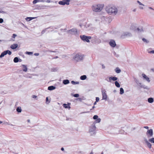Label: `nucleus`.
I'll use <instances>...</instances> for the list:
<instances>
[{
    "instance_id": "obj_38",
    "label": "nucleus",
    "mask_w": 154,
    "mask_h": 154,
    "mask_svg": "<svg viewBox=\"0 0 154 154\" xmlns=\"http://www.w3.org/2000/svg\"><path fill=\"white\" fill-rule=\"evenodd\" d=\"M16 36H17L16 35L14 34L13 35L12 37L14 38H15Z\"/></svg>"
},
{
    "instance_id": "obj_47",
    "label": "nucleus",
    "mask_w": 154,
    "mask_h": 154,
    "mask_svg": "<svg viewBox=\"0 0 154 154\" xmlns=\"http://www.w3.org/2000/svg\"><path fill=\"white\" fill-rule=\"evenodd\" d=\"M96 102H96H96L94 103V105H95V104H96Z\"/></svg>"
},
{
    "instance_id": "obj_52",
    "label": "nucleus",
    "mask_w": 154,
    "mask_h": 154,
    "mask_svg": "<svg viewBox=\"0 0 154 154\" xmlns=\"http://www.w3.org/2000/svg\"><path fill=\"white\" fill-rule=\"evenodd\" d=\"M93 108H94V106H93Z\"/></svg>"
},
{
    "instance_id": "obj_53",
    "label": "nucleus",
    "mask_w": 154,
    "mask_h": 154,
    "mask_svg": "<svg viewBox=\"0 0 154 154\" xmlns=\"http://www.w3.org/2000/svg\"><path fill=\"white\" fill-rule=\"evenodd\" d=\"M101 154H103V153H101Z\"/></svg>"
},
{
    "instance_id": "obj_41",
    "label": "nucleus",
    "mask_w": 154,
    "mask_h": 154,
    "mask_svg": "<svg viewBox=\"0 0 154 154\" xmlns=\"http://www.w3.org/2000/svg\"><path fill=\"white\" fill-rule=\"evenodd\" d=\"M149 53H154V50L152 51H150L149 52Z\"/></svg>"
},
{
    "instance_id": "obj_17",
    "label": "nucleus",
    "mask_w": 154,
    "mask_h": 154,
    "mask_svg": "<svg viewBox=\"0 0 154 154\" xmlns=\"http://www.w3.org/2000/svg\"><path fill=\"white\" fill-rule=\"evenodd\" d=\"M87 78L86 75H84L80 77V79L82 80H84L85 79Z\"/></svg>"
},
{
    "instance_id": "obj_20",
    "label": "nucleus",
    "mask_w": 154,
    "mask_h": 154,
    "mask_svg": "<svg viewBox=\"0 0 154 154\" xmlns=\"http://www.w3.org/2000/svg\"><path fill=\"white\" fill-rule=\"evenodd\" d=\"M115 85L118 88H119L120 87V85L119 83L117 81H116L115 82Z\"/></svg>"
},
{
    "instance_id": "obj_7",
    "label": "nucleus",
    "mask_w": 154,
    "mask_h": 154,
    "mask_svg": "<svg viewBox=\"0 0 154 154\" xmlns=\"http://www.w3.org/2000/svg\"><path fill=\"white\" fill-rule=\"evenodd\" d=\"M146 134L148 137H152L153 135L152 130L151 129L148 130L146 132Z\"/></svg>"
},
{
    "instance_id": "obj_3",
    "label": "nucleus",
    "mask_w": 154,
    "mask_h": 154,
    "mask_svg": "<svg viewBox=\"0 0 154 154\" xmlns=\"http://www.w3.org/2000/svg\"><path fill=\"white\" fill-rule=\"evenodd\" d=\"M80 37L82 40L88 42H90L89 39H91V38L90 36H87L85 35H81Z\"/></svg>"
},
{
    "instance_id": "obj_39",
    "label": "nucleus",
    "mask_w": 154,
    "mask_h": 154,
    "mask_svg": "<svg viewBox=\"0 0 154 154\" xmlns=\"http://www.w3.org/2000/svg\"><path fill=\"white\" fill-rule=\"evenodd\" d=\"M137 3L139 4L140 5H144L143 4H142L140 1H137Z\"/></svg>"
},
{
    "instance_id": "obj_44",
    "label": "nucleus",
    "mask_w": 154,
    "mask_h": 154,
    "mask_svg": "<svg viewBox=\"0 0 154 154\" xmlns=\"http://www.w3.org/2000/svg\"><path fill=\"white\" fill-rule=\"evenodd\" d=\"M61 150L62 151H63V150H64V148H61Z\"/></svg>"
},
{
    "instance_id": "obj_48",
    "label": "nucleus",
    "mask_w": 154,
    "mask_h": 154,
    "mask_svg": "<svg viewBox=\"0 0 154 154\" xmlns=\"http://www.w3.org/2000/svg\"><path fill=\"white\" fill-rule=\"evenodd\" d=\"M2 123V122L0 121V124Z\"/></svg>"
},
{
    "instance_id": "obj_8",
    "label": "nucleus",
    "mask_w": 154,
    "mask_h": 154,
    "mask_svg": "<svg viewBox=\"0 0 154 154\" xmlns=\"http://www.w3.org/2000/svg\"><path fill=\"white\" fill-rule=\"evenodd\" d=\"M106 91L105 90H103L102 91V93L103 96V99H106L107 98V95L106 93Z\"/></svg>"
},
{
    "instance_id": "obj_10",
    "label": "nucleus",
    "mask_w": 154,
    "mask_h": 154,
    "mask_svg": "<svg viewBox=\"0 0 154 154\" xmlns=\"http://www.w3.org/2000/svg\"><path fill=\"white\" fill-rule=\"evenodd\" d=\"M8 54V51H5L2 52L0 55V57L2 58Z\"/></svg>"
},
{
    "instance_id": "obj_46",
    "label": "nucleus",
    "mask_w": 154,
    "mask_h": 154,
    "mask_svg": "<svg viewBox=\"0 0 154 154\" xmlns=\"http://www.w3.org/2000/svg\"><path fill=\"white\" fill-rule=\"evenodd\" d=\"M136 11V9H134L133 10V11Z\"/></svg>"
},
{
    "instance_id": "obj_50",
    "label": "nucleus",
    "mask_w": 154,
    "mask_h": 154,
    "mask_svg": "<svg viewBox=\"0 0 154 154\" xmlns=\"http://www.w3.org/2000/svg\"><path fill=\"white\" fill-rule=\"evenodd\" d=\"M28 122H29V120H28Z\"/></svg>"
},
{
    "instance_id": "obj_31",
    "label": "nucleus",
    "mask_w": 154,
    "mask_h": 154,
    "mask_svg": "<svg viewBox=\"0 0 154 154\" xmlns=\"http://www.w3.org/2000/svg\"><path fill=\"white\" fill-rule=\"evenodd\" d=\"M97 120H96V122L97 123H99L100 122L101 119L100 118L97 119H96Z\"/></svg>"
},
{
    "instance_id": "obj_37",
    "label": "nucleus",
    "mask_w": 154,
    "mask_h": 154,
    "mask_svg": "<svg viewBox=\"0 0 154 154\" xmlns=\"http://www.w3.org/2000/svg\"><path fill=\"white\" fill-rule=\"evenodd\" d=\"M96 102H98V101H99V98L98 97H96Z\"/></svg>"
},
{
    "instance_id": "obj_36",
    "label": "nucleus",
    "mask_w": 154,
    "mask_h": 154,
    "mask_svg": "<svg viewBox=\"0 0 154 154\" xmlns=\"http://www.w3.org/2000/svg\"><path fill=\"white\" fill-rule=\"evenodd\" d=\"M3 22V20L2 19L0 18V23H2Z\"/></svg>"
},
{
    "instance_id": "obj_6",
    "label": "nucleus",
    "mask_w": 154,
    "mask_h": 154,
    "mask_svg": "<svg viewBox=\"0 0 154 154\" xmlns=\"http://www.w3.org/2000/svg\"><path fill=\"white\" fill-rule=\"evenodd\" d=\"M109 43L110 45L113 48L115 47L116 45L115 41L113 39H111L109 42Z\"/></svg>"
},
{
    "instance_id": "obj_51",
    "label": "nucleus",
    "mask_w": 154,
    "mask_h": 154,
    "mask_svg": "<svg viewBox=\"0 0 154 154\" xmlns=\"http://www.w3.org/2000/svg\"><path fill=\"white\" fill-rule=\"evenodd\" d=\"M57 58V57H55V58Z\"/></svg>"
},
{
    "instance_id": "obj_22",
    "label": "nucleus",
    "mask_w": 154,
    "mask_h": 154,
    "mask_svg": "<svg viewBox=\"0 0 154 154\" xmlns=\"http://www.w3.org/2000/svg\"><path fill=\"white\" fill-rule=\"evenodd\" d=\"M69 31H71V32H74V33H77V30L76 29H72L69 30Z\"/></svg>"
},
{
    "instance_id": "obj_16",
    "label": "nucleus",
    "mask_w": 154,
    "mask_h": 154,
    "mask_svg": "<svg viewBox=\"0 0 154 154\" xmlns=\"http://www.w3.org/2000/svg\"><path fill=\"white\" fill-rule=\"evenodd\" d=\"M115 70L116 72L117 73H119L121 72V70L118 67L116 68L115 69Z\"/></svg>"
},
{
    "instance_id": "obj_54",
    "label": "nucleus",
    "mask_w": 154,
    "mask_h": 154,
    "mask_svg": "<svg viewBox=\"0 0 154 154\" xmlns=\"http://www.w3.org/2000/svg\"><path fill=\"white\" fill-rule=\"evenodd\" d=\"M1 41V40H0V41Z\"/></svg>"
},
{
    "instance_id": "obj_45",
    "label": "nucleus",
    "mask_w": 154,
    "mask_h": 154,
    "mask_svg": "<svg viewBox=\"0 0 154 154\" xmlns=\"http://www.w3.org/2000/svg\"><path fill=\"white\" fill-rule=\"evenodd\" d=\"M140 8L141 9H143V7H140Z\"/></svg>"
},
{
    "instance_id": "obj_28",
    "label": "nucleus",
    "mask_w": 154,
    "mask_h": 154,
    "mask_svg": "<svg viewBox=\"0 0 154 154\" xmlns=\"http://www.w3.org/2000/svg\"><path fill=\"white\" fill-rule=\"evenodd\" d=\"M149 141L151 143H154V138L149 139Z\"/></svg>"
},
{
    "instance_id": "obj_42",
    "label": "nucleus",
    "mask_w": 154,
    "mask_h": 154,
    "mask_svg": "<svg viewBox=\"0 0 154 154\" xmlns=\"http://www.w3.org/2000/svg\"><path fill=\"white\" fill-rule=\"evenodd\" d=\"M144 128L147 129H148L149 128V127L148 126H144Z\"/></svg>"
},
{
    "instance_id": "obj_12",
    "label": "nucleus",
    "mask_w": 154,
    "mask_h": 154,
    "mask_svg": "<svg viewBox=\"0 0 154 154\" xmlns=\"http://www.w3.org/2000/svg\"><path fill=\"white\" fill-rule=\"evenodd\" d=\"M117 78L116 77H110L109 78V79L110 81L111 80L115 81L117 80Z\"/></svg>"
},
{
    "instance_id": "obj_4",
    "label": "nucleus",
    "mask_w": 154,
    "mask_h": 154,
    "mask_svg": "<svg viewBox=\"0 0 154 154\" xmlns=\"http://www.w3.org/2000/svg\"><path fill=\"white\" fill-rule=\"evenodd\" d=\"M84 56L82 55H80L79 54H76L75 56L74 57V59L77 61L82 60Z\"/></svg>"
},
{
    "instance_id": "obj_26",
    "label": "nucleus",
    "mask_w": 154,
    "mask_h": 154,
    "mask_svg": "<svg viewBox=\"0 0 154 154\" xmlns=\"http://www.w3.org/2000/svg\"><path fill=\"white\" fill-rule=\"evenodd\" d=\"M40 1L39 0H34L32 2V3L33 4H35L39 2Z\"/></svg>"
},
{
    "instance_id": "obj_5",
    "label": "nucleus",
    "mask_w": 154,
    "mask_h": 154,
    "mask_svg": "<svg viewBox=\"0 0 154 154\" xmlns=\"http://www.w3.org/2000/svg\"><path fill=\"white\" fill-rule=\"evenodd\" d=\"M70 0H62L59 2L58 3L60 5H69V4Z\"/></svg>"
},
{
    "instance_id": "obj_32",
    "label": "nucleus",
    "mask_w": 154,
    "mask_h": 154,
    "mask_svg": "<svg viewBox=\"0 0 154 154\" xmlns=\"http://www.w3.org/2000/svg\"><path fill=\"white\" fill-rule=\"evenodd\" d=\"M26 54H28V55H31L32 54V52L28 51H26Z\"/></svg>"
},
{
    "instance_id": "obj_9",
    "label": "nucleus",
    "mask_w": 154,
    "mask_h": 154,
    "mask_svg": "<svg viewBox=\"0 0 154 154\" xmlns=\"http://www.w3.org/2000/svg\"><path fill=\"white\" fill-rule=\"evenodd\" d=\"M142 75L144 79L146 80L148 82H150V81L149 80V78L147 77L145 74H142Z\"/></svg>"
},
{
    "instance_id": "obj_49",
    "label": "nucleus",
    "mask_w": 154,
    "mask_h": 154,
    "mask_svg": "<svg viewBox=\"0 0 154 154\" xmlns=\"http://www.w3.org/2000/svg\"><path fill=\"white\" fill-rule=\"evenodd\" d=\"M137 30L138 31H139V30H139V28H138L137 29Z\"/></svg>"
},
{
    "instance_id": "obj_11",
    "label": "nucleus",
    "mask_w": 154,
    "mask_h": 154,
    "mask_svg": "<svg viewBox=\"0 0 154 154\" xmlns=\"http://www.w3.org/2000/svg\"><path fill=\"white\" fill-rule=\"evenodd\" d=\"M17 46L18 45L17 44H14L11 46V48L12 49H14L17 48Z\"/></svg>"
},
{
    "instance_id": "obj_1",
    "label": "nucleus",
    "mask_w": 154,
    "mask_h": 154,
    "mask_svg": "<svg viewBox=\"0 0 154 154\" xmlns=\"http://www.w3.org/2000/svg\"><path fill=\"white\" fill-rule=\"evenodd\" d=\"M106 11L109 14H116L117 13V9L114 6H108L106 8Z\"/></svg>"
},
{
    "instance_id": "obj_24",
    "label": "nucleus",
    "mask_w": 154,
    "mask_h": 154,
    "mask_svg": "<svg viewBox=\"0 0 154 154\" xmlns=\"http://www.w3.org/2000/svg\"><path fill=\"white\" fill-rule=\"evenodd\" d=\"M17 111L18 112H21V109L20 107H18L16 109Z\"/></svg>"
},
{
    "instance_id": "obj_56",
    "label": "nucleus",
    "mask_w": 154,
    "mask_h": 154,
    "mask_svg": "<svg viewBox=\"0 0 154 154\" xmlns=\"http://www.w3.org/2000/svg\"><path fill=\"white\" fill-rule=\"evenodd\" d=\"M91 154H92V153H91Z\"/></svg>"
},
{
    "instance_id": "obj_25",
    "label": "nucleus",
    "mask_w": 154,
    "mask_h": 154,
    "mask_svg": "<svg viewBox=\"0 0 154 154\" xmlns=\"http://www.w3.org/2000/svg\"><path fill=\"white\" fill-rule=\"evenodd\" d=\"M120 94H122L124 93V90L122 88H120Z\"/></svg>"
},
{
    "instance_id": "obj_34",
    "label": "nucleus",
    "mask_w": 154,
    "mask_h": 154,
    "mask_svg": "<svg viewBox=\"0 0 154 154\" xmlns=\"http://www.w3.org/2000/svg\"><path fill=\"white\" fill-rule=\"evenodd\" d=\"M142 40H143V41L144 42H146V43H148V42H149L148 41H147V40H146V39H145V38H143L142 39Z\"/></svg>"
},
{
    "instance_id": "obj_14",
    "label": "nucleus",
    "mask_w": 154,
    "mask_h": 154,
    "mask_svg": "<svg viewBox=\"0 0 154 154\" xmlns=\"http://www.w3.org/2000/svg\"><path fill=\"white\" fill-rule=\"evenodd\" d=\"M23 71L26 72L27 70V68L26 66L25 65H23Z\"/></svg>"
},
{
    "instance_id": "obj_30",
    "label": "nucleus",
    "mask_w": 154,
    "mask_h": 154,
    "mask_svg": "<svg viewBox=\"0 0 154 154\" xmlns=\"http://www.w3.org/2000/svg\"><path fill=\"white\" fill-rule=\"evenodd\" d=\"M73 96L75 97H78L79 96V95L78 94H76L73 95Z\"/></svg>"
},
{
    "instance_id": "obj_18",
    "label": "nucleus",
    "mask_w": 154,
    "mask_h": 154,
    "mask_svg": "<svg viewBox=\"0 0 154 154\" xmlns=\"http://www.w3.org/2000/svg\"><path fill=\"white\" fill-rule=\"evenodd\" d=\"M63 83L64 84L66 85L69 83V81L67 79L64 80L63 81Z\"/></svg>"
},
{
    "instance_id": "obj_21",
    "label": "nucleus",
    "mask_w": 154,
    "mask_h": 154,
    "mask_svg": "<svg viewBox=\"0 0 154 154\" xmlns=\"http://www.w3.org/2000/svg\"><path fill=\"white\" fill-rule=\"evenodd\" d=\"M19 59L18 57H15L14 58V61L15 63H17L18 62Z\"/></svg>"
},
{
    "instance_id": "obj_43",
    "label": "nucleus",
    "mask_w": 154,
    "mask_h": 154,
    "mask_svg": "<svg viewBox=\"0 0 154 154\" xmlns=\"http://www.w3.org/2000/svg\"><path fill=\"white\" fill-rule=\"evenodd\" d=\"M48 101V97H47L46 98V102H47Z\"/></svg>"
},
{
    "instance_id": "obj_19",
    "label": "nucleus",
    "mask_w": 154,
    "mask_h": 154,
    "mask_svg": "<svg viewBox=\"0 0 154 154\" xmlns=\"http://www.w3.org/2000/svg\"><path fill=\"white\" fill-rule=\"evenodd\" d=\"M148 102L149 103H152L153 102V99L152 98H149L148 99Z\"/></svg>"
},
{
    "instance_id": "obj_13",
    "label": "nucleus",
    "mask_w": 154,
    "mask_h": 154,
    "mask_svg": "<svg viewBox=\"0 0 154 154\" xmlns=\"http://www.w3.org/2000/svg\"><path fill=\"white\" fill-rule=\"evenodd\" d=\"M70 104L69 103H68V104H64L63 105V107L66 108H70V107L69 106V105Z\"/></svg>"
},
{
    "instance_id": "obj_35",
    "label": "nucleus",
    "mask_w": 154,
    "mask_h": 154,
    "mask_svg": "<svg viewBox=\"0 0 154 154\" xmlns=\"http://www.w3.org/2000/svg\"><path fill=\"white\" fill-rule=\"evenodd\" d=\"M7 51H8V54L9 55H11V51L8 50H7Z\"/></svg>"
},
{
    "instance_id": "obj_33",
    "label": "nucleus",
    "mask_w": 154,
    "mask_h": 154,
    "mask_svg": "<svg viewBox=\"0 0 154 154\" xmlns=\"http://www.w3.org/2000/svg\"><path fill=\"white\" fill-rule=\"evenodd\" d=\"M98 118V116L97 115H94L93 117V118L94 119H96Z\"/></svg>"
},
{
    "instance_id": "obj_23",
    "label": "nucleus",
    "mask_w": 154,
    "mask_h": 154,
    "mask_svg": "<svg viewBox=\"0 0 154 154\" xmlns=\"http://www.w3.org/2000/svg\"><path fill=\"white\" fill-rule=\"evenodd\" d=\"M146 143L147 145L148 146L149 148H151V146H152L151 144L148 141H146Z\"/></svg>"
},
{
    "instance_id": "obj_40",
    "label": "nucleus",
    "mask_w": 154,
    "mask_h": 154,
    "mask_svg": "<svg viewBox=\"0 0 154 154\" xmlns=\"http://www.w3.org/2000/svg\"><path fill=\"white\" fill-rule=\"evenodd\" d=\"M32 97L33 98H36L37 97V96H35V95H32Z\"/></svg>"
},
{
    "instance_id": "obj_27",
    "label": "nucleus",
    "mask_w": 154,
    "mask_h": 154,
    "mask_svg": "<svg viewBox=\"0 0 154 154\" xmlns=\"http://www.w3.org/2000/svg\"><path fill=\"white\" fill-rule=\"evenodd\" d=\"M71 83L73 85H75V84H79V82H75L74 81H72Z\"/></svg>"
},
{
    "instance_id": "obj_29",
    "label": "nucleus",
    "mask_w": 154,
    "mask_h": 154,
    "mask_svg": "<svg viewBox=\"0 0 154 154\" xmlns=\"http://www.w3.org/2000/svg\"><path fill=\"white\" fill-rule=\"evenodd\" d=\"M33 19V18L32 17H27L26 18V19L27 20V21H30L31 20H32Z\"/></svg>"
},
{
    "instance_id": "obj_15",
    "label": "nucleus",
    "mask_w": 154,
    "mask_h": 154,
    "mask_svg": "<svg viewBox=\"0 0 154 154\" xmlns=\"http://www.w3.org/2000/svg\"><path fill=\"white\" fill-rule=\"evenodd\" d=\"M55 87L53 86H49V90H52L55 89Z\"/></svg>"
},
{
    "instance_id": "obj_2",
    "label": "nucleus",
    "mask_w": 154,
    "mask_h": 154,
    "mask_svg": "<svg viewBox=\"0 0 154 154\" xmlns=\"http://www.w3.org/2000/svg\"><path fill=\"white\" fill-rule=\"evenodd\" d=\"M103 5H93L92 7V10L95 12H100L103 9Z\"/></svg>"
},
{
    "instance_id": "obj_55",
    "label": "nucleus",
    "mask_w": 154,
    "mask_h": 154,
    "mask_svg": "<svg viewBox=\"0 0 154 154\" xmlns=\"http://www.w3.org/2000/svg\"><path fill=\"white\" fill-rule=\"evenodd\" d=\"M91 154H92V153H91Z\"/></svg>"
}]
</instances>
